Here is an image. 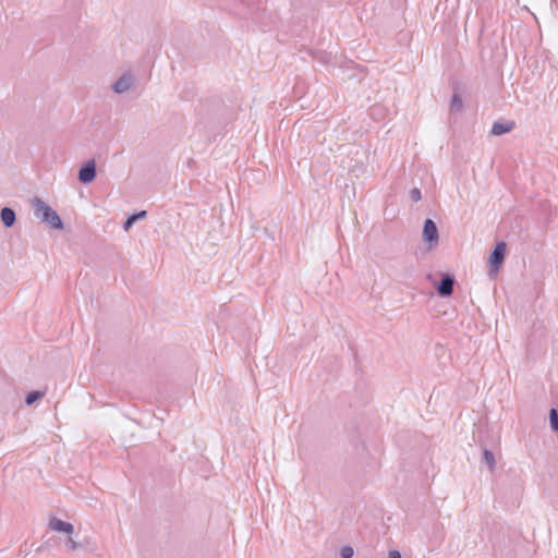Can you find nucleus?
I'll use <instances>...</instances> for the list:
<instances>
[{
	"label": "nucleus",
	"instance_id": "obj_1",
	"mask_svg": "<svg viewBox=\"0 0 558 558\" xmlns=\"http://www.w3.org/2000/svg\"><path fill=\"white\" fill-rule=\"evenodd\" d=\"M32 206L34 209V216L41 221L46 222L53 229L61 230L63 229V222L60 216L57 214L54 209H52L49 205H47L43 199L38 197H34L32 199Z\"/></svg>",
	"mask_w": 558,
	"mask_h": 558
},
{
	"label": "nucleus",
	"instance_id": "obj_2",
	"mask_svg": "<svg viewBox=\"0 0 558 558\" xmlns=\"http://www.w3.org/2000/svg\"><path fill=\"white\" fill-rule=\"evenodd\" d=\"M507 244L504 241H499L494 246L488 258V275L490 278L495 277L501 268L506 257Z\"/></svg>",
	"mask_w": 558,
	"mask_h": 558
},
{
	"label": "nucleus",
	"instance_id": "obj_3",
	"mask_svg": "<svg viewBox=\"0 0 558 558\" xmlns=\"http://www.w3.org/2000/svg\"><path fill=\"white\" fill-rule=\"evenodd\" d=\"M96 175V161L94 159H90L80 168L77 179L81 183L88 184L95 180Z\"/></svg>",
	"mask_w": 558,
	"mask_h": 558
},
{
	"label": "nucleus",
	"instance_id": "obj_4",
	"mask_svg": "<svg viewBox=\"0 0 558 558\" xmlns=\"http://www.w3.org/2000/svg\"><path fill=\"white\" fill-rule=\"evenodd\" d=\"M423 240L426 243H428L430 247L436 245L439 240L438 228H437L435 221L429 218H427L424 221Z\"/></svg>",
	"mask_w": 558,
	"mask_h": 558
},
{
	"label": "nucleus",
	"instance_id": "obj_5",
	"mask_svg": "<svg viewBox=\"0 0 558 558\" xmlns=\"http://www.w3.org/2000/svg\"><path fill=\"white\" fill-rule=\"evenodd\" d=\"M454 277L450 274H442L439 282L436 284L437 293L442 298L451 296L454 289Z\"/></svg>",
	"mask_w": 558,
	"mask_h": 558
},
{
	"label": "nucleus",
	"instance_id": "obj_6",
	"mask_svg": "<svg viewBox=\"0 0 558 558\" xmlns=\"http://www.w3.org/2000/svg\"><path fill=\"white\" fill-rule=\"evenodd\" d=\"M134 84V76L131 72H124L119 80L112 85V89L117 94L128 92Z\"/></svg>",
	"mask_w": 558,
	"mask_h": 558
},
{
	"label": "nucleus",
	"instance_id": "obj_7",
	"mask_svg": "<svg viewBox=\"0 0 558 558\" xmlns=\"http://www.w3.org/2000/svg\"><path fill=\"white\" fill-rule=\"evenodd\" d=\"M49 527L57 532H62L71 535L74 532V526L70 522L62 521L57 517H52L49 521Z\"/></svg>",
	"mask_w": 558,
	"mask_h": 558
},
{
	"label": "nucleus",
	"instance_id": "obj_8",
	"mask_svg": "<svg viewBox=\"0 0 558 558\" xmlns=\"http://www.w3.org/2000/svg\"><path fill=\"white\" fill-rule=\"evenodd\" d=\"M0 218L7 228L13 227L16 221L15 211L11 207H3L0 211Z\"/></svg>",
	"mask_w": 558,
	"mask_h": 558
},
{
	"label": "nucleus",
	"instance_id": "obj_9",
	"mask_svg": "<svg viewBox=\"0 0 558 558\" xmlns=\"http://www.w3.org/2000/svg\"><path fill=\"white\" fill-rule=\"evenodd\" d=\"M513 129V123L495 122L492 126L490 133L495 136H500L509 133Z\"/></svg>",
	"mask_w": 558,
	"mask_h": 558
},
{
	"label": "nucleus",
	"instance_id": "obj_10",
	"mask_svg": "<svg viewBox=\"0 0 558 558\" xmlns=\"http://www.w3.org/2000/svg\"><path fill=\"white\" fill-rule=\"evenodd\" d=\"M147 213L146 210H141L135 214L130 215L126 220L123 223V229L125 231H129L132 226L140 219H144L146 217Z\"/></svg>",
	"mask_w": 558,
	"mask_h": 558
},
{
	"label": "nucleus",
	"instance_id": "obj_11",
	"mask_svg": "<svg viewBox=\"0 0 558 558\" xmlns=\"http://www.w3.org/2000/svg\"><path fill=\"white\" fill-rule=\"evenodd\" d=\"M463 107V101L461 96L458 93H454L450 102V111L451 112H460Z\"/></svg>",
	"mask_w": 558,
	"mask_h": 558
},
{
	"label": "nucleus",
	"instance_id": "obj_12",
	"mask_svg": "<svg viewBox=\"0 0 558 558\" xmlns=\"http://www.w3.org/2000/svg\"><path fill=\"white\" fill-rule=\"evenodd\" d=\"M482 461L489 468V470H494L495 457L490 450H488V449L483 450Z\"/></svg>",
	"mask_w": 558,
	"mask_h": 558
},
{
	"label": "nucleus",
	"instance_id": "obj_13",
	"mask_svg": "<svg viewBox=\"0 0 558 558\" xmlns=\"http://www.w3.org/2000/svg\"><path fill=\"white\" fill-rule=\"evenodd\" d=\"M43 397H44V392L38 391V390H33L26 395L25 402L27 405H32L36 401L40 400Z\"/></svg>",
	"mask_w": 558,
	"mask_h": 558
},
{
	"label": "nucleus",
	"instance_id": "obj_14",
	"mask_svg": "<svg viewBox=\"0 0 558 558\" xmlns=\"http://www.w3.org/2000/svg\"><path fill=\"white\" fill-rule=\"evenodd\" d=\"M549 424L554 432H558V411L554 408L549 410Z\"/></svg>",
	"mask_w": 558,
	"mask_h": 558
},
{
	"label": "nucleus",
	"instance_id": "obj_15",
	"mask_svg": "<svg viewBox=\"0 0 558 558\" xmlns=\"http://www.w3.org/2000/svg\"><path fill=\"white\" fill-rule=\"evenodd\" d=\"M81 545L74 541L72 537H69L66 541H65V548L70 551H74L76 550Z\"/></svg>",
	"mask_w": 558,
	"mask_h": 558
},
{
	"label": "nucleus",
	"instance_id": "obj_16",
	"mask_svg": "<svg viewBox=\"0 0 558 558\" xmlns=\"http://www.w3.org/2000/svg\"><path fill=\"white\" fill-rule=\"evenodd\" d=\"M354 550L351 546H344L340 550L341 558H352Z\"/></svg>",
	"mask_w": 558,
	"mask_h": 558
},
{
	"label": "nucleus",
	"instance_id": "obj_17",
	"mask_svg": "<svg viewBox=\"0 0 558 558\" xmlns=\"http://www.w3.org/2000/svg\"><path fill=\"white\" fill-rule=\"evenodd\" d=\"M410 198L412 202H418L422 198V193L420 189L414 187L410 191Z\"/></svg>",
	"mask_w": 558,
	"mask_h": 558
},
{
	"label": "nucleus",
	"instance_id": "obj_18",
	"mask_svg": "<svg viewBox=\"0 0 558 558\" xmlns=\"http://www.w3.org/2000/svg\"><path fill=\"white\" fill-rule=\"evenodd\" d=\"M388 558H402L400 551L392 549L388 554Z\"/></svg>",
	"mask_w": 558,
	"mask_h": 558
}]
</instances>
